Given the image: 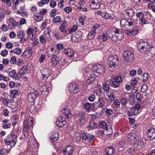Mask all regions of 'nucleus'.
<instances>
[{"label":"nucleus","instance_id":"nucleus-1","mask_svg":"<svg viewBox=\"0 0 155 155\" xmlns=\"http://www.w3.org/2000/svg\"><path fill=\"white\" fill-rule=\"evenodd\" d=\"M33 119L30 118L28 120H25L23 123V134L25 137H27L29 134V131L33 127Z\"/></svg>","mask_w":155,"mask_h":155},{"label":"nucleus","instance_id":"nucleus-2","mask_svg":"<svg viewBox=\"0 0 155 155\" xmlns=\"http://www.w3.org/2000/svg\"><path fill=\"white\" fill-rule=\"evenodd\" d=\"M134 22V20L133 18H129L127 20L122 19L120 21L121 27L125 31L126 29H131L132 28Z\"/></svg>","mask_w":155,"mask_h":155},{"label":"nucleus","instance_id":"nucleus-3","mask_svg":"<svg viewBox=\"0 0 155 155\" xmlns=\"http://www.w3.org/2000/svg\"><path fill=\"white\" fill-rule=\"evenodd\" d=\"M119 60L118 57L116 56H110L108 58V63L109 68L112 70H114L117 66Z\"/></svg>","mask_w":155,"mask_h":155},{"label":"nucleus","instance_id":"nucleus-4","mask_svg":"<svg viewBox=\"0 0 155 155\" xmlns=\"http://www.w3.org/2000/svg\"><path fill=\"white\" fill-rule=\"evenodd\" d=\"M17 137L16 135L14 134H9L5 140V142L7 146L10 145L11 147H12L16 143Z\"/></svg>","mask_w":155,"mask_h":155},{"label":"nucleus","instance_id":"nucleus-5","mask_svg":"<svg viewBox=\"0 0 155 155\" xmlns=\"http://www.w3.org/2000/svg\"><path fill=\"white\" fill-rule=\"evenodd\" d=\"M123 57L125 62H131L134 59V54L131 51L127 50L123 52Z\"/></svg>","mask_w":155,"mask_h":155},{"label":"nucleus","instance_id":"nucleus-6","mask_svg":"<svg viewBox=\"0 0 155 155\" xmlns=\"http://www.w3.org/2000/svg\"><path fill=\"white\" fill-rule=\"evenodd\" d=\"M84 74L87 77L86 82L87 83L91 84L95 80L94 74L89 71V70L88 69H84Z\"/></svg>","mask_w":155,"mask_h":155},{"label":"nucleus","instance_id":"nucleus-7","mask_svg":"<svg viewBox=\"0 0 155 155\" xmlns=\"http://www.w3.org/2000/svg\"><path fill=\"white\" fill-rule=\"evenodd\" d=\"M91 69L94 72L99 74H104L105 71L104 67L101 64H96L93 66Z\"/></svg>","mask_w":155,"mask_h":155},{"label":"nucleus","instance_id":"nucleus-8","mask_svg":"<svg viewBox=\"0 0 155 155\" xmlns=\"http://www.w3.org/2000/svg\"><path fill=\"white\" fill-rule=\"evenodd\" d=\"M127 140L129 143H135L138 140V134L135 133H131L127 135Z\"/></svg>","mask_w":155,"mask_h":155},{"label":"nucleus","instance_id":"nucleus-9","mask_svg":"<svg viewBox=\"0 0 155 155\" xmlns=\"http://www.w3.org/2000/svg\"><path fill=\"white\" fill-rule=\"evenodd\" d=\"M39 93L37 90H33L29 93L28 100L30 103H34L36 97L38 95Z\"/></svg>","mask_w":155,"mask_h":155},{"label":"nucleus","instance_id":"nucleus-10","mask_svg":"<svg viewBox=\"0 0 155 155\" xmlns=\"http://www.w3.org/2000/svg\"><path fill=\"white\" fill-rule=\"evenodd\" d=\"M41 76L42 80L46 81L51 74L50 70L47 68H43L41 71Z\"/></svg>","mask_w":155,"mask_h":155},{"label":"nucleus","instance_id":"nucleus-11","mask_svg":"<svg viewBox=\"0 0 155 155\" xmlns=\"http://www.w3.org/2000/svg\"><path fill=\"white\" fill-rule=\"evenodd\" d=\"M80 88L78 85L76 84H71L69 87V91L72 94H75L79 92Z\"/></svg>","mask_w":155,"mask_h":155},{"label":"nucleus","instance_id":"nucleus-12","mask_svg":"<svg viewBox=\"0 0 155 155\" xmlns=\"http://www.w3.org/2000/svg\"><path fill=\"white\" fill-rule=\"evenodd\" d=\"M101 0H92L90 2L91 8L93 9H98L101 4Z\"/></svg>","mask_w":155,"mask_h":155},{"label":"nucleus","instance_id":"nucleus-13","mask_svg":"<svg viewBox=\"0 0 155 155\" xmlns=\"http://www.w3.org/2000/svg\"><path fill=\"white\" fill-rule=\"evenodd\" d=\"M67 121L65 118L60 117L57 118L55 122L56 125L59 127H62L66 125Z\"/></svg>","mask_w":155,"mask_h":155},{"label":"nucleus","instance_id":"nucleus-14","mask_svg":"<svg viewBox=\"0 0 155 155\" xmlns=\"http://www.w3.org/2000/svg\"><path fill=\"white\" fill-rule=\"evenodd\" d=\"M8 21L9 23L8 27L10 29H13L18 25V22H16L13 18H9L8 19Z\"/></svg>","mask_w":155,"mask_h":155},{"label":"nucleus","instance_id":"nucleus-15","mask_svg":"<svg viewBox=\"0 0 155 155\" xmlns=\"http://www.w3.org/2000/svg\"><path fill=\"white\" fill-rule=\"evenodd\" d=\"M147 137L150 140H153L155 139V129L151 128L147 131Z\"/></svg>","mask_w":155,"mask_h":155},{"label":"nucleus","instance_id":"nucleus-16","mask_svg":"<svg viewBox=\"0 0 155 155\" xmlns=\"http://www.w3.org/2000/svg\"><path fill=\"white\" fill-rule=\"evenodd\" d=\"M27 34L29 38L31 40H35L36 38L35 32L34 33L33 29L31 28H29L27 30Z\"/></svg>","mask_w":155,"mask_h":155},{"label":"nucleus","instance_id":"nucleus-17","mask_svg":"<svg viewBox=\"0 0 155 155\" xmlns=\"http://www.w3.org/2000/svg\"><path fill=\"white\" fill-rule=\"evenodd\" d=\"M49 57H51L52 56V57L51 59V65H53L54 66L56 65L59 61L58 58L57 56H55V54H52V55L49 54L48 55Z\"/></svg>","mask_w":155,"mask_h":155},{"label":"nucleus","instance_id":"nucleus-18","mask_svg":"<svg viewBox=\"0 0 155 155\" xmlns=\"http://www.w3.org/2000/svg\"><path fill=\"white\" fill-rule=\"evenodd\" d=\"M94 136L91 134H87L85 133L83 134L82 135V140H87L89 142L93 141Z\"/></svg>","mask_w":155,"mask_h":155},{"label":"nucleus","instance_id":"nucleus-19","mask_svg":"<svg viewBox=\"0 0 155 155\" xmlns=\"http://www.w3.org/2000/svg\"><path fill=\"white\" fill-rule=\"evenodd\" d=\"M73 150V147L71 146H67L64 149L63 153L64 155H71Z\"/></svg>","mask_w":155,"mask_h":155},{"label":"nucleus","instance_id":"nucleus-20","mask_svg":"<svg viewBox=\"0 0 155 155\" xmlns=\"http://www.w3.org/2000/svg\"><path fill=\"white\" fill-rule=\"evenodd\" d=\"M64 52L66 55L70 58L74 57L75 54L73 49L70 48H65L64 50Z\"/></svg>","mask_w":155,"mask_h":155},{"label":"nucleus","instance_id":"nucleus-21","mask_svg":"<svg viewBox=\"0 0 155 155\" xmlns=\"http://www.w3.org/2000/svg\"><path fill=\"white\" fill-rule=\"evenodd\" d=\"M126 29V31L127 32L126 33L129 35H134L137 34L138 28V27H134L132 29Z\"/></svg>","mask_w":155,"mask_h":155},{"label":"nucleus","instance_id":"nucleus-22","mask_svg":"<svg viewBox=\"0 0 155 155\" xmlns=\"http://www.w3.org/2000/svg\"><path fill=\"white\" fill-rule=\"evenodd\" d=\"M63 114H64L66 117L70 118L71 117V114L70 112V109L67 107L64 108L61 110Z\"/></svg>","mask_w":155,"mask_h":155},{"label":"nucleus","instance_id":"nucleus-23","mask_svg":"<svg viewBox=\"0 0 155 155\" xmlns=\"http://www.w3.org/2000/svg\"><path fill=\"white\" fill-rule=\"evenodd\" d=\"M84 112H80L78 114V119L77 121L78 123L82 124L84 123L85 119L84 118Z\"/></svg>","mask_w":155,"mask_h":155},{"label":"nucleus","instance_id":"nucleus-24","mask_svg":"<svg viewBox=\"0 0 155 155\" xmlns=\"http://www.w3.org/2000/svg\"><path fill=\"white\" fill-rule=\"evenodd\" d=\"M25 36V34L23 31H19L17 32V37L21 39L22 42H24L26 40L25 38H23Z\"/></svg>","mask_w":155,"mask_h":155},{"label":"nucleus","instance_id":"nucleus-25","mask_svg":"<svg viewBox=\"0 0 155 155\" xmlns=\"http://www.w3.org/2000/svg\"><path fill=\"white\" fill-rule=\"evenodd\" d=\"M107 34L109 39L113 41H116L115 36H114V31H109L107 32Z\"/></svg>","mask_w":155,"mask_h":155},{"label":"nucleus","instance_id":"nucleus-26","mask_svg":"<svg viewBox=\"0 0 155 155\" xmlns=\"http://www.w3.org/2000/svg\"><path fill=\"white\" fill-rule=\"evenodd\" d=\"M29 68L28 66H26L25 65H24L22 66L19 71L23 74H24L26 72L27 73H28V71L29 72L33 70L32 67L31 68Z\"/></svg>","mask_w":155,"mask_h":155},{"label":"nucleus","instance_id":"nucleus-27","mask_svg":"<svg viewBox=\"0 0 155 155\" xmlns=\"http://www.w3.org/2000/svg\"><path fill=\"white\" fill-rule=\"evenodd\" d=\"M43 37L47 41H50L51 40V37L50 35V32L47 28L44 32Z\"/></svg>","mask_w":155,"mask_h":155},{"label":"nucleus","instance_id":"nucleus-28","mask_svg":"<svg viewBox=\"0 0 155 155\" xmlns=\"http://www.w3.org/2000/svg\"><path fill=\"white\" fill-rule=\"evenodd\" d=\"M115 150L113 147H108L106 148L105 150L107 155H112L114 153Z\"/></svg>","mask_w":155,"mask_h":155},{"label":"nucleus","instance_id":"nucleus-29","mask_svg":"<svg viewBox=\"0 0 155 155\" xmlns=\"http://www.w3.org/2000/svg\"><path fill=\"white\" fill-rule=\"evenodd\" d=\"M150 48V45L148 44L146 45V47L144 46L141 49H138V50L142 53H147L149 51Z\"/></svg>","mask_w":155,"mask_h":155},{"label":"nucleus","instance_id":"nucleus-30","mask_svg":"<svg viewBox=\"0 0 155 155\" xmlns=\"http://www.w3.org/2000/svg\"><path fill=\"white\" fill-rule=\"evenodd\" d=\"M135 146H136V148L138 150L140 149L143 147V143L142 141H138V140L136 143H135Z\"/></svg>","mask_w":155,"mask_h":155},{"label":"nucleus","instance_id":"nucleus-31","mask_svg":"<svg viewBox=\"0 0 155 155\" xmlns=\"http://www.w3.org/2000/svg\"><path fill=\"white\" fill-rule=\"evenodd\" d=\"M23 54L25 55V57L27 58L30 57L32 55V50L29 49L26 50L24 52Z\"/></svg>","mask_w":155,"mask_h":155},{"label":"nucleus","instance_id":"nucleus-32","mask_svg":"<svg viewBox=\"0 0 155 155\" xmlns=\"http://www.w3.org/2000/svg\"><path fill=\"white\" fill-rule=\"evenodd\" d=\"M148 43L147 42L140 41L138 42L137 44V48L138 49H141L144 47V46L146 47V45H147Z\"/></svg>","mask_w":155,"mask_h":155},{"label":"nucleus","instance_id":"nucleus-33","mask_svg":"<svg viewBox=\"0 0 155 155\" xmlns=\"http://www.w3.org/2000/svg\"><path fill=\"white\" fill-rule=\"evenodd\" d=\"M52 142H56L59 139L58 134V133H55L50 138Z\"/></svg>","mask_w":155,"mask_h":155},{"label":"nucleus","instance_id":"nucleus-34","mask_svg":"<svg viewBox=\"0 0 155 155\" xmlns=\"http://www.w3.org/2000/svg\"><path fill=\"white\" fill-rule=\"evenodd\" d=\"M126 13L129 17H130L133 16L134 15V12L132 8H130L126 10Z\"/></svg>","mask_w":155,"mask_h":155},{"label":"nucleus","instance_id":"nucleus-35","mask_svg":"<svg viewBox=\"0 0 155 155\" xmlns=\"http://www.w3.org/2000/svg\"><path fill=\"white\" fill-rule=\"evenodd\" d=\"M41 90L43 92H45V94H47L46 96H47V95H48V88L45 84L42 85V87L41 89Z\"/></svg>","mask_w":155,"mask_h":155},{"label":"nucleus","instance_id":"nucleus-36","mask_svg":"<svg viewBox=\"0 0 155 155\" xmlns=\"http://www.w3.org/2000/svg\"><path fill=\"white\" fill-rule=\"evenodd\" d=\"M96 33V31L91 30L88 35L87 36L88 39H91L93 38L95 35Z\"/></svg>","mask_w":155,"mask_h":155},{"label":"nucleus","instance_id":"nucleus-37","mask_svg":"<svg viewBox=\"0 0 155 155\" xmlns=\"http://www.w3.org/2000/svg\"><path fill=\"white\" fill-rule=\"evenodd\" d=\"M101 15L102 16L103 18L106 19H111L112 18V15L110 14L103 13H101Z\"/></svg>","mask_w":155,"mask_h":155},{"label":"nucleus","instance_id":"nucleus-38","mask_svg":"<svg viewBox=\"0 0 155 155\" xmlns=\"http://www.w3.org/2000/svg\"><path fill=\"white\" fill-rule=\"evenodd\" d=\"M149 77L150 76L147 73H144L142 77V81L144 82L147 81Z\"/></svg>","mask_w":155,"mask_h":155},{"label":"nucleus","instance_id":"nucleus-39","mask_svg":"<svg viewBox=\"0 0 155 155\" xmlns=\"http://www.w3.org/2000/svg\"><path fill=\"white\" fill-rule=\"evenodd\" d=\"M100 127L102 129H104L105 130H107V124L105 121H102L100 123Z\"/></svg>","mask_w":155,"mask_h":155},{"label":"nucleus","instance_id":"nucleus-40","mask_svg":"<svg viewBox=\"0 0 155 155\" xmlns=\"http://www.w3.org/2000/svg\"><path fill=\"white\" fill-rule=\"evenodd\" d=\"M1 100L2 102V103L6 106H8V103L10 102V100L6 98L2 97Z\"/></svg>","mask_w":155,"mask_h":155},{"label":"nucleus","instance_id":"nucleus-41","mask_svg":"<svg viewBox=\"0 0 155 155\" xmlns=\"http://www.w3.org/2000/svg\"><path fill=\"white\" fill-rule=\"evenodd\" d=\"M74 138L76 139V142H79L81 139V137L80 133L78 132L75 133L74 135Z\"/></svg>","mask_w":155,"mask_h":155},{"label":"nucleus","instance_id":"nucleus-42","mask_svg":"<svg viewBox=\"0 0 155 155\" xmlns=\"http://www.w3.org/2000/svg\"><path fill=\"white\" fill-rule=\"evenodd\" d=\"M62 18L59 16H56L53 18L52 21L54 23H59L61 21Z\"/></svg>","mask_w":155,"mask_h":155},{"label":"nucleus","instance_id":"nucleus-43","mask_svg":"<svg viewBox=\"0 0 155 155\" xmlns=\"http://www.w3.org/2000/svg\"><path fill=\"white\" fill-rule=\"evenodd\" d=\"M124 34L123 32L120 31V33L118 35H116L115 37H116V41L117 39H118L119 40H121L123 38Z\"/></svg>","mask_w":155,"mask_h":155},{"label":"nucleus","instance_id":"nucleus-44","mask_svg":"<svg viewBox=\"0 0 155 155\" xmlns=\"http://www.w3.org/2000/svg\"><path fill=\"white\" fill-rule=\"evenodd\" d=\"M9 76L12 78L15 79L16 76V71L15 70H12L9 73Z\"/></svg>","mask_w":155,"mask_h":155},{"label":"nucleus","instance_id":"nucleus-45","mask_svg":"<svg viewBox=\"0 0 155 155\" xmlns=\"http://www.w3.org/2000/svg\"><path fill=\"white\" fill-rule=\"evenodd\" d=\"M103 87L104 91H108L110 88L109 85L106 83L103 84Z\"/></svg>","mask_w":155,"mask_h":155},{"label":"nucleus","instance_id":"nucleus-46","mask_svg":"<svg viewBox=\"0 0 155 155\" xmlns=\"http://www.w3.org/2000/svg\"><path fill=\"white\" fill-rule=\"evenodd\" d=\"M103 110L107 114L109 115L112 114L113 113V111L112 109H108L106 107L104 108Z\"/></svg>","mask_w":155,"mask_h":155},{"label":"nucleus","instance_id":"nucleus-47","mask_svg":"<svg viewBox=\"0 0 155 155\" xmlns=\"http://www.w3.org/2000/svg\"><path fill=\"white\" fill-rule=\"evenodd\" d=\"M80 38V36L78 34H76L75 36H72L71 38V40L73 42H75L78 41L79 40V38Z\"/></svg>","mask_w":155,"mask_h":155},{"label":"nucleus","instance_id":"nucleus-48","mask_svg":"<svg viewBox=\"0 0 155 155\" xmlns=\"http://www.w3.org/2000/svg\"><path fill=\"white\" fill-rule=\"evenodd\" d=\"M56 48L58 51H61L64 48V46L62 44L58 43L56 45Z\"/></svg>","mask_w":155,"mask_h":155},{"label":"nucleus","instance_id":"nucleus-49","mask_svg":"<svg viewBox=\"0 0 155 155\" xmlns=\"http://www.w3.org/2000/svg\"><path fill=\"white\" fill-rule=\"evenodd\" d=\"M111 82L112 86L114 88H117L120 86V84L116 81L114 80L112 81Z\"/></svg>","mask_w":155,"mask_h":155},{"label":"nucleus","instance_id":"nucleus-50","mask_svg":"<svg viewBox=\"0 0 155 155\" xmlns=\"http://www.w3.org/2000/svg\"><path fill=\"white\" fill-rule=\"evenodd\" d=\"M78 28V26L76 25H74L72 28L68 29L69 33H71L72 32L75 31Z\"/></svg>","mask_w":155,"mask_h":155},{"label":"nucleus","instance_id":"nucleus-51","mask_svg":"<svg viewBox=\"0 0 155 155\" xmlns=\"http://www.w3.org/2000/svg\"><path fill=\"white\" fill-rule=\"evenodd\" d=\"M59 30L61 31L64 33V34H67V31L65 29L64 25H61L59 27Z\"/></svg>","mask_w":155,"mask_h":155},{"label":"nucleus","instance_id":"nucleus-52","mask_svg":"<svg viewBox=\"0 0 155 155\" xmlns=\"http://www.w3.org/2000/svg\"><path fill=\"white\" fill-rule=\"evenodd\" d=\"M120 102L122 105L125 106L127 105L128 103V101L124 98H121L120 101Z\"/></svg>","mask_w":155,"mask_h":155},{"label":"nucleus","instance_id":"nucleus-53","mask_svg":"<svg viewBox=\"0 0 155 155\" xmlns=\"http://www.w3.org/2000/svg\"><path fill=\"white\" fill-rule=\"evenodd\" d=\"M39 40L40 42L43 45H45L46 43V39L43 36H40L39 37Z\"/></svg>","mask_w":155,"mask_h":155},{"label":"nucleus","instance_id":"nucleus-54","mask_svg":"<svg viewBox=\"0 0 155 155\" xmlns=\"http://www.w3.org/2000/svg\"><path fill=\"white\" fill-rule=\"evenodd\" d=\"M96 106L98 107H103L104 106V104L103 102H101L98 99V101L95 103Z\"/></svg>","mask_w":155,"mask_h":155},{"label":"nucleus","instance_id":"nucleus-55","mask_svg":"<svg viewBox=\"0 0 155 155\" xmlns=\"http://www.w3.org/2000/svg\"><path fill=\"white\" fill-rule=\"evenodd\" d=\"M3 2L6 3L7 6L10 7L11 6V0H1Z\"/></svg>","mask_w":155,"mask_h":155},{"label":"nucleus","instance_id":"nucleus-56","mask_svg":"<svg viewBox=\"0 0 155 155\" xmlns=\"http://www.w3.org/2000/svg\"><path fill=\"white\" fill-rule=\"evenodd\" d=\"M85 17L84 16H81L79 19V21L82 25L84 24V20Z\"/></svg>","mask_w":155,"mask_h":155},{"label":"nucleus","instance_id":"nucleus-57","mask_svg":"<svg viewBox=\"0 0 155 155\" xmlns=\"http://www.w3.org/2000/svg\"><path fill=\"white\" fill-rule=\"evenodd\" d=\"M136 98L137 101H141L142 99V97L140 93H137L136 94Z\"/></svg>","mask_w":155,"mask_h":155},{"label":"nucleus","instance_id":"nucleus-58","mask_svg":"<svg viewBox=\"0 0 155 155\" xmlns=\"http://www.w3.org/2000/svg\"><path fill=\"white\" fill-rule=\"evenodd\" d=\"M23 74H23L19 71V72L16 74L15 80H19Z\"/></svg>","mask_w":155,"mask_h":155},{"label":"nucleus","instance_id":"nucleus-59","mask_svg":"<svg viewBox=\"0 0 155 155\" xmlns=\"http://www.w3.org/2000/svg\"><path fill=\"white\" fill-rule=\"evenodd\" d=\"M21 53V49L19 48H16L14 49V53L16 54H19Z\"/></svg>","mask_w":155,"mask_h":155},{"label":"nucleus","instance_id":"nucleus-60","mask_svg":"<svg viewBox=\"0 0 155 155\" xmlns=\"http://www.w3.org/2000/svg\"><path fill=\"white\" fill-rule=\"evenodd\" d=\"M102 39L103 41H106L108 39V37L107 34H103L102 36Z\"/></svg>","mask_w":155,"mask_h":155},{"label":"nucleus","instance_id":"nucleus-61","mask_svg":"<svg viewBox=\"0 0 155 155\" xmlns=\"http://www.w3.org/2000/svg\"><path fill=\"white\" fill-rule=\"evenodd\" d=\"M34 19L37 21H40L42 19V17H41L40 16L34 15Z\"/></svg>","mask_w":155,"mask_h":155},{"label":"nucleus","instance_id":"nucleus-62","mask_svg":"<svg viewBox=\"0 0 155 155\" xmlns=\"http://www.w3.org/2000/svg\"><path fill=\"white\" fill-rule=\"evenodd\" d=\"M8 152L9 151L8 150L4 148H2L0 150V154L2 155V154H5L6 153H8Z\"/></svg>","mask_w":155,"mask_h":155},{"label":"nucleus","instance_id":"nucleus-63","mask_svg":"<svg viewBox=\"0 0 155 155\" xmlns=\"http://www.w3.org/2000/svg\"><path fill=\"white\" fill-rule=\"evenodd\" d=\"M147 87L145 84H143L142 85L141 88V92L143 93H145L147 90Z\"/></svg>","mask_w":155,"mask_h":155},{"label":"nucleus","instance_id":"nucleus-64","mask_svg":"<svg viewBox=\"0 0 155 155\" xmlns=\"http://www.w3.org/2000/svg\"><path fill=\"white\" fill-rule=\"evenodd\" d=\"M114 80L116 81L119 83V84L122 81V77L120 76H117L116 77Z\"/></svg>","mask_w":155,"mask_h":155}]
</instances>
